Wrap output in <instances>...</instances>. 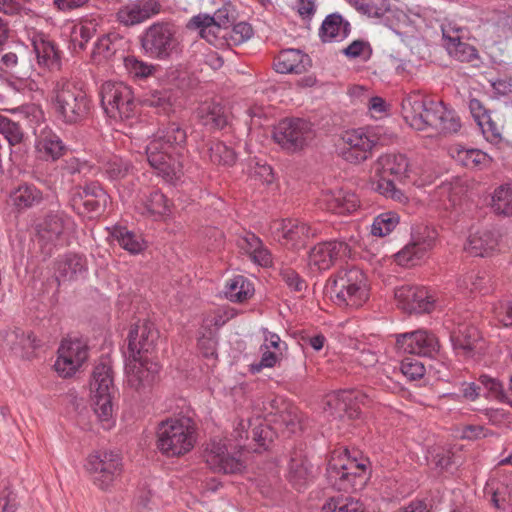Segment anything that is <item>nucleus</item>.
Segmentation results:
<instances>
[{"label":"nucleus","instance_id":"f257e3e1","mask_svg":"<svg viewBox=\"0 0 512 512\" xmlns=\"http://www.w3.org/2000/svg\"><path fill=\"white\" fill-rule=\"evenodd\" d=\"M187 134L177 122L159 129L145 146L150 166L165 182L176 183L183 175L182 150Z\"/></svg>","mask_w":512,"mask_h":512},{"label":"nucleus","instance_id":"f03ea898","mask_svg":"<svg viewBox=\"0 0 512 512\" xmlns=\"http://www.w3.org/2000/svg\"><path fill=\"white\" fill-rule=\"evenodd\" d=\"M326 294L337 306L358 309L369 300V285L365 274L358 268L340 269L330 277Z\"/></svg>","mask_w":512,"mask_h":512},{"label":"nucleus","instance_id":"7ed1b4c3","mask_svg":"<svg viewBox=\"0 0 512 512\" xmlns=\"http://www.w3.org/2000/svg\"><path fill=\"white\" fill-rule=\"evenodd\" d=\"M156 438L157 449L162 455L180 457L194 448L197 427L190 417H170L158 424Z\"/></svg>","mask_w":512,"mask_h":512},{"label":"nucleus","instance_id":"20e7f679","mask_svg":"<svg viewBox=\"0 0 512 512\" xmlns=\"http://www.w3.org/2000/svg\"><path fill=\"white\" fill-rule=\"evenodd\" d=\"M49 97L56 118L65 124H76L88 113V95L67 79L56 81Z\"/></svg>","mask_w":512,"mask_h":512},{"label":"nucleus","instance_id":"39448f33","mask_svg":"<svg viewBox=\"0 0 512 512\" xmlns=\"http://www.w3.org/2000/svg\"><path fill=\"white\" fill-rule=\"evenodd\" d=\"M252 425L251 420L240 419L234 426L230 440L213 439L207 445L205 461L211 470L222 473H238L243 469L242 462L231 455L230 450L242 448V441L247 439V429Z\"/></svg>","mask_w":512,"mask_h":512},{"label":"nucleus","instance_id":"423d86ee","mask_svg":"<svg viewBox=\"0 0 512 512\" xmlns=\"http://www.w3.org/2000/svg\"><path fill=\"white\" fill-rule=\"evenodd\" d=\"M115 386L112 368L106 362L97 364L90 380V396L93 410L98 421L105 430H110L116 423L113 397Z\"/></svg>","mask_w":512,"mask_h":512},{"label":"nucleus","instance_id":"0eeeda50","mask_svg":"<svg viewBox=\"0 0 512 512\" xmlns=\"http://www.w3.org/2000/svg\"><path fill=\"white\" fill-rule=\"evenodd\" d=\"M366 476V461L350 458L347 452L334 453L328 463L327 479L339 491L361 489Z\"/></svg>","mask_w":512,"mask_h":512},{"label":"nucleus","instance_id":"6e6552de","mask_svg":"<svg viewBox=\"0 0 512 512\" xmlns=\"http://www.w3.org/2000/svg\"><path fill=\"white\" fill-rule=\"evenodd\" d=\"M173 24L157 21L148 26L140 37L144 53L154 59L167 60L178 53L179 41Z\"/></svg>","mask_w":512,"mask_h":512},{"label":"nucleus","instance_id":"1a4fd4ad","mask_svg":"<svg viewBox=\"0 0 512 512\" xmlns=\"http://www.w3.org/2000/svg\"><path fill=\"white\" fill-rule=\"evenodd\" d=\"M101 105L107 116L115 121L135 115L136 104L131 88L121 81H106L100 88Z\"/></svg>","mask_w":512,"mask_h":512},{"label":"nucleus","instance_id":"9d476101","mask_svg":"<svg viewBox=\"0 0 512 512\" xmlns=\"http://www.w3.org/2000/svg\"><path fill=\"white\" fill-rule=\"evenodd\" d=\"M378 141L379 138L373 130L353 129L343 133L337 144V151L347 162L357 164L369 157Z\"/></svg>","mask_w":512,"mask_h":512},{"label":"nucleus","instance_id":"9b49d317","mask_svg":"<svg viewBox=\"0 0 512 512\" xmlns=\"http://www.w3.org/2000/svg\"><path fill=\"white\" fill-rule=\"evenodd\" d=\"M86 469L92 475L94 484L107 490L122 473V459L118 453L99 451L89 455Z\"/></svg>","mask_w":512,"mask_h":512},{"label":"nucleus","instance_id":"f8f14e48","mask_svg":"<svg viewBox=\"0 0 512 512\" xmlns=\"http://www.w3.org/2000/svg\"><path fill=\"white\" fill-rule=\"evenodd\" d=\"M273 138L283 149L295 152L313 138L312 127L303 119H284L274 128Z\"/></svg>","mask_w":512,"mask_h":512},{"label":"nucleus","instance_id":"ddd939ff","mask_svg":"<svg viewBox=\"0 0 512 512\" xmlns=\"http://www.w3.org/2000/svg\"><path fill=\"white\" fill-rule=\"evenodd\" d=\"M88 359V347L79 339L63 340L58 348L57 359L54 363L59 376H73Z\"/></svg>","mask_w":512,"mask_h":512},{"label":"nucleus","instance_id":"4468645a","mask_svg":"<svg viewBox=\"0 0 512 512\" xmlns=\"http://www.w3.org/2000/svg\"><path fill=\"white\" fill-rule=\"evenodd\" d=\"M437 100L426 99L419 91L406 94L401 101V113L405 122L416 131H427L430 125L428 113Z\"/></svg>","mask_w":512,"mask_h":512},{"label":"nucleus","instance_id":"2eb2a0df","mask_svg":"<svg viewBox=\"0 0 512 512\" xmlns=\"http://www.w3.org/2000/svg\"><path fill=\"white\" fill-rule=\"evenodd\" d=\"M366 396L356 390H342L332 392L325 398L324 411L333 419L357 418L359 415V403H364Z\"/></svg>","mask_w":512,"mask_h":512},{"label":"nucleus","instance_id":"dca6fc26","mask_svg":"<svg viewBox=\"0 0 512 512\" xmlns=\"http://www.w3.org/2000/svg\"><path fill=\"white\" fill-rule=\"evenodd\" d=\"M443 45L448 54L460 62H474L479 59L476 48L462 41L466 29L452 21L441 25Z\"/></svg>","mask_w":512,"mask_h":512},{"label":"nucleus","instance_id":"f3484780","mask_svg":"<svg viewBox=\"0 0 512 512\" xmlns=\"http://www.w3.org/2000/svg\"><path fill=\"white\" fill-rule=\"evenodd\" d=\"M350 255L349 245L342 240L321 242L315 245L308 256V265L312 271L330 269L337 261Z\"/></svg>","mask_w":512,"mask_h":512},{"label":"nucleus","instance_id":"a211bd4d","mask_svg":"<svg viewBox=\"0 0 512 512\" xmlns=\"http://www.w3.org/2000/svg\"><path fill=\"white\" fill-rule=\"evenodd\" d=\"M437 232L428 227L412 235V240L396 255V261L402 266L416 265L430 251L436 241Z\"/></svg>","mask_w":512,"mask_h":512},{"label":"nucleus","instance_id":"6ab92c4d","mask_svg":"<svg viewBox=\"0 0 512 512\" xmlns=\"http://www.w3.org/2000/svg\"><path fill=\"white\" fill-rule=\"evenodd\" d=\"M394 296L398 307L408 313L429 312L434 305V299L429 291L420 286H399L395 289Z\"/></svg>","mask_w":512,"mask_h":512},{"label":"nucleus","instance_id":"aec40b11","mask_svg":"<svg viewBox=\"0 0 512 512\" xmlns=\"http://www.w3.org/2000/svg\"><path fill=\"white\" fill-rule=\"evenodd\" d=\"M161 8L158 0H129L118 9L116 19L120 24L132 27L158 15Z\"/></svg>","mask_w":512,"mask_h":512},{"label":"nucleus","instance_id":"412c9836","mask_svg":"<svg viewBox=\"0 0 512 512\" xmlns=\"http://www.w3.org/2000/svg\"><path fill=\"white\" fill-rule=\"evenodd\" d=\"M159 371V364L151 361L147 356H126V381L130 387L136 390L149 385L155 379Z\"/></svg>","mask_w":512,"mask_h":512},{"label":"nucleus","instance_id":"4be33fe9","mask_svg":"<svg viewBox=\"0 0 512 512\" xmlns=\"http://www.w3.org/2000/svg\"><path fill=\"white\" fill-rule=\"evenodd\" d=\"M396 345L403 353L419 356H432L439 348L436 336L423 329L396 335Z\"/></svg>","mask_w":512,"mask_h":512},{"label":"nucleus","instance_id":"5701e85b","mask_svg":"<svg viewBox=\"0 0 512 512\" xmlns=\"http://www.w3.org/2000/svg\"><path fill=\"white\" fill-rule=\"evenodd\" d=\"M108 201L109 195L97 183L77 188L71 198L72 206L78 213H99Z\"/></svg>","mask_w":512,"mask_h":512},{"label":"nucleus","instance_id":"b1692460","mask_svg":"<svg viewBox=\"0 0 512 512\" xmlns=\"http://www.w3.org/2000/svg\"><path fill=\"white\" fill-rule=\"evenodd\" d=\"M371 182L391 181L388 176L402 180L408 177L409 161L402 154H386L380 156L372 166Z\"/></svg>","mask_w":512,"mask_h":512},{"label":"nucleus","instance_id":"393cba45","mask_svg":"<svg viewBox=\"0 0 512 512\" xmlns=\"http://www.w3.org/2000/svg\"><path fill=\"white\" fill-rule=\"evenodd\" d=\"M158 336V331L150 323L135 325L128 334V355L146 356L154 349Z\"/></svg>","mask_w":512,"mask_h":512},{"label":"nucleus","instance_id":"a878e982","mask_svg":"<svg viewBox=\"0 0 512 512\" xmlns=\"http://www.w3.org/2000/svg\"><path fill=\"white\" fill-rule=\"evenodd\" d=\"M428 111V116H430L429 130L444 135L459 131L461 127L460 118L443 101L437 100L436 104H432Z\"/></svg>","mask_w":512,"mask_h":512},{"label":"nucleus","instance_id":"bb28decb","mask_svg":"<svg viewBox=\"0 0 512 512\" xmlns=\"http://www.w3.org/2000/svg\"><path fill=\"white\" fill-rule=\"evenodd\" d=\"M35 152L43 161H57L66 153L67 147L51 128L45 127L40 130L35 139Z\"/></svg>","mask_w":512,"mask_h":512},{"label":"nucleus","instance_id":"cd10ccee","mask_svg":"<svg viewBox=\"0 0 512 512\" xmlns=\"http://www.w3.org/2000/svg\"><path fill=\"white\" fill-rule=\"evenodd\" d=\"M251 422V426H253V439L259 446V449H256V451H260V449L266 450L276 436L275 430L280 429L282 425L285 424V430L288 433L295 432L298 425L296 417L292 418L290 415H281V422H278L274 428L268 425L265 420L260 417L253 419Z\"/></svg>","mask_w":512,"mask_h":512},{"label":"nucleus","instance_id":"c85d7f7f","mask_svg":"<svg viewBox=\"0 0 512 512\" xmlns=\"http://www.w3.org/2000/svg\"><path fill=\"white\" fill-rule=\"evenodd\" d=\"M320 200L328 211L337 215L352 214L360 207L357 195L344 189L325 191Z\"/></svg>","mask_w":512,"mask_h":512},{"label":"nucleus","instance_id":"c756f323","mask_svg":"<svg viewBox=\"0 0 512 512\" xmlns=\"http://www.w3.org/2000/svg\"><path fill=\"white\" fill-rule=\"evenodd\" d=\"M499 235L491 230L478 229L469 234L465 250L472 256L488 257L500 250Z\"/></svg>","mask_w":512,"mask_h":512},{"label":"nucleus","instance_id":"7c9ffc66","mask_svg":"<svg viewBox=\"0 0 512 512\" xmlns=\"http://www.w3.org/2000/svg\"><path fill=\"white\" fill-rule=\"evenodd\" d=\"M273 233L279 238H283L287 244L297 246L303 244L309 237L315 235L307 223L299 220H281L273 224Z\"/></svg>","mask_w":512,"mask_h":512},{"label":"nucleus","instance_id":"2f4dec72","mask_svg":"<svg viewBox=\"0 0 512 512\" xmlns=\"http://www.w3.org/2000/svg\"><path fill=\"white\" fill-rule=\"evenodd\" d=\"M136 210L153 220L166 219L171 215V203L159 190H153L137 202Z\"/></svg>","mask_w":512,"mask_h":512},{"label":"nucleus","instance_id":"473e14b6","mask_svg":"<svg viewBox=\"0 0 512 512\" xmlns=\"http://www.w3.org/2000/svg\"><path fill=\"white\" fill-rule=\"evenodd\" d=\"M56 279L59 283L76 281L87 273L86 259L78 254H67L56 263Z\"/></svg>","mask_w":512,"mask_h":512},{"label":"nucleus","instance_id":"72a5a7b5","mask_svg":"<svg viewBox=\"0 0 512 512\" xmlns=\"http://www.w3.org/2000/svg\"><path fill=\"white\" fill-rule=\"evenodd\" d=\"M451 342L455 352L464 357H470L477 349L480 339L479 331L469 324H459L451 333Z\"/></svg>","mask_w":512,"mask_h":512},{"label":"nucleus","instance_id":"f704fd0d","mask_svg":"<svg viewBox=\"0 0 512 512\" xmlns=\"http://www.w3.org/2000/svg\"><path fill=\"white\" fill-rule=\"evenodd\" d=\"M69 220L60 214H52L45 217L36 225L37 237L44 244H55L65 232Z\"/></svg>","mask_w":512,"mask_h":512},{"label":"nucleus","instance_id":"c9c22d12","mask_svg":"<svg viewBox=\"0 0 512 512\" xmlns=\"http://www.w3.org/2000/svg\"><path fill=\"white\" fill-rule=\"evenodd\" d=\"M449 155L459 164L470 169H484L492 162V157L479 149H467L459 144L450 146Z\"/></svg>","mask_w":512,"mask_h":512},{"label":"nucleus","instance_id":"e433bc0d","mask_svg":"<svg viewBox=\"0 0 512 512\" xmlns=\"http://www.w3.org/2000/svg\"><path fill=\"white\" fill-rule=\"evenodd\" d=\"M237 246L247 254L250 259L261 266L271 263V255L263 246L262 241L253 233H245L237 239Z\"/></svg>","mask_w":512,"mask_h":512},{"label":"nucleus","instance_id":"4c0bfd02","mask_svg":"<svg viewBox=\"0 0 512 512\" xmlns=\"http://www.w3.org/2000/svg\"><path fill=\"white\" fill-rule=\"evenodd\" d=\"M309 59L297 49H285L279 53L274 61V68L278 73H301L306 69Z\"/></svg>","mask_w":512,"mask_h":512},{"label":"nucleus","instance_id":"58836bf2","mask_svg":"<svg viewBox=\"0 0 512 512\" xmlns=\"http://www.w3.org/2000/svg\"><path fill=\"white\" fill-rule=\"evenodd\" d=\"M350 32V24L339 14L328 15L320 28V38L323 42H339Z\"/></svg>","mask_w":512,"mask_h":512},{"label":"nucleus","instance_id":"ea45409f","mask_svg":"<svg viewBox=\"0 0 512 512\" xmlns=\"http://www.w3.org/2000/svg\"><path fill=\"white\" fill-rule=\"evenodd\" d=\"M314 477V469L309 461L301 455L291 458L288 465L287 478L298 490L305 487Z\"/></svg>","mask_w":512,"mask_h":512},{"label":"nucleus","instance_id":"a19ab883","mask_svg":"<svg viewBox=\"0 0 512 512\" xmlns=\"http://www.w3.org/2000/svg\"><path fill=\"white\" fill-rule=\"evenodd\" d=\"M10 201L19 211L30 209L43 201V193L35 185L24 183L10 193Z\"/></svg>","mask_w":512,"mask_h":512},{"label":"nucleus","instance_id":"79ce46f5","mask_svg":"<svg viewBox=\"0 0 512 512\" xmlns=\"http://www.w3.org/2000/svg\"><path fill=\"white\" fill-rule=\"evenodd\" d=\"M3 347L16 356L26 357L35 347V339L20 329L7 331L3 336Z\"/></svg>","mask_w":512,"mask_h":512},{"label":"nucleus","instance_id":"37998d69","mask_svg":"<svg viewBox=\"0 0 512 512\" xmlns=\"http://www.w3.org/2000/svg\"><path fill=\"white\" fill-rule=\"evenodd\" d=\"M110 235L120 247L131 254H138L146 248V242L142 235L134 233L124 226L112 227Z\"/></svg>","mask_w":512,"mask_h":512},{"label":"nucleus","instance_id":"c03bdc74","mask_svg":"<svg viewBox=\"0 0 512 512\" xmlns=\"http://www.w3.org/2000/svg\"><path fill=\"white\" fill-rule=\"evenodd\" d=\"M254 291L249 279L236 275L226 281L224 294L232 302H245L254 295Z\"/></svg>","mask_w":512,"mask_h":512},{"label":"nucleus","instance_id":"a18cd8bd","mask_svg":"<svg viewBox=\"0 0 512 512\" xmlns=\"http://www.w3.org/2000/svg\"><path fill=\"white\" fill-rule=\"evenodd\" d=\"M197 116L202 124L211 129H220L227 124L224 108L215 102H204L197 109Z\"/></svg>","mask_w":512,"mask_h":512},{"label":"nucleus","instance_id":"49530a36","mask_svg":"<svg viewBox=\"0 0 512 512\" xmlns=\"http://www.w3.org/2000/svg\"><path fill=\"white\" fill-rule=\"evenodd\" d=\"M99 169L111 181L125 178L131 172L129 161L117 155H107L100 159Z\"/></svg>","mask_w":512,"mask_h":512},{"label":"nucleus","instance_id":"de8ad7c7","mask_svg":"<svg viewBox=\"0 0 512 512\" xmlns=\"http://www.w3.org/2000/svg\"><path fill=\"white\" fill-rule=\"evenodd\" d=\"M33 47L39 65L48 69H58L60 67L59 53L49 40L42 37L35 38Z\"/></svg>","mask_w":512,"mask_h":512},{"label":"nucleus","instance_id":"09e8293b","mask_svg":"<svg viewBox=\"0 0 512 512\" xmlns=\"http://www.w3.org/2000/svg\"><path fill=\"white\" fill-rule=\"evenodd\" d=\"M458 202V192L451 183H442L431 194L430 204L437 210L449 211Z\"/></svg>","mask_w":512,"mask_h":512},{"label":"nucleus","instance_id":"8fccbe9b","mask_svg":"<svg viewBox=\"0 0 512 512\" xmlns=\"http://www.w3.org/2000/svg\"><path fill=\"white\" fill-rule=\"evenodd\" d=\"M99 21L96 18H86L75 24L71 31V41L74 46L84 49L86 43L97 33Z\"/></svg>","mask_w":512,"mask_h":512},{"label":"nucleus","instance_id":"3c124183","mask_svg":"<svg viewBox=\"0 0 512 512\" xmlns=\"http://www.w3.org/2000/svg\"><path fill=\"white\" fill-rule=\"evenodd\" d=\"M144 106L154 108L157 113L169 114L173 111V97L169 90H155L144 95Z\"/></svg>","mask_w":512,"mask_h":512},{"label":"nucleus","instance_id":"603ef678","mask_svg":"<svg viewBox=\"0 0 512 512\" xmlns=\"http://www.w3.org/2000/svg\"><path fill=\"white\" fill-rule=\"evenodd\" d=\"M478 381L480 383V388L483 391V396L486 399L496 400L499 402H505L507 400L504 385L497 377L482 374Z\"/></svg>","mask_w":512,"mask_h":512},{"label":"nucleus","instance_id":"864d4df0","mask_svg":"<svg viewBox=\"0 0 512 512\" xmlns=\"http://www.w3.org/2000/svg\"><path fill=\"white\" fill-rule=\"evenodd\" d=\"M400 217L393 211H387L376 216L371 224L370 232L373 236L384 237L390 234L399 224Z\"/></svg>","mask_w":512,"mask_h":512},{"label":"nucleus","instance_id":"5fc2aeb1","mask_svg":"<svg viewBox=\"0 0 512 512\" xmlns=\"http://www.w3.org/2000/svg\"><path fill=\"white\" fill-rule=\"evenodd\" d=\"M491 207L500 215L512 216V189L500 186L492 195Z\"/></svg>","mask_w":512,"mask_h":512},{"label":"nucleus","instance_id":"6e6d98bb","mask_svg":"<svg viewBox=\"0 0 512 512\" xmlns=\"http://www.w3.org/2000/svg\"><path fill=\"white\" fill-rule=\"evenodd\" d=\"M115 52L116 44L110 36L104 35L95 43L91 58L95 64L100 65L112 59Z\"/></svg>","mask_w":512,"mask_h":512},{"label":"nucleus","instance_id":"4d7b16f0","mask_svg":"<svg viewBox=\"0 0 512 512\" xmlns=\"http://www.w3.org/2000/svg\"><path fill=\"white\" fill-rule=\"evenodd\" d=\"M323 512H368L364 505L352 498H331L322 508Z\"/></svg>","mask_w":512,"mask_h":512},{"label":"nucleus","instance_id":"13d9d810","mask_svg":"<svg viewBox=\"0 0 512 512\" xmlns=\"http://www.w3.org/2000/svg\"><path fill=\"white\" fill-rule=\"evenodd\" d=\"M211 162L218 165L231 166L236 161L235 152L223 142H215L209 149Z\"/></svg>","mask_w":512,"mask_h":512},{"label":"nucleus","instance_id":"bf43d9fd","mask_svg":"<svg viewBox=\"0 0 512 512\" xmlns=\"http://www.w3.org/2000/svg\"><path fill=\"white\" fill-rule=\"evenodd\" d=\"M124 66L128 74L136 79H145L151 76L155 71V66L137 59L134 56H128L124 59Z\"/></svg>","mask_w":512,"mask_h":512},{"label":"nucleus","instance_id":"052dcab7","mask_svg":"<svg viewBox=\"0 0 512 512\" xmlns=\"http://www.w3.org/2000/svg\"><path fill=\"white\" fill-rule=\"evenodd\" d=\"M371 185L373 190L400 204H406L409 200L406 193L401 189H398L393 181L371 182Z\"/></svg>","mask_w":512,"mask_h":512},{"label":"nucleus","instance_id":"680f3d73","mask_svg":"<svg viewBox=\"0 0 512 512\" xmlns=\"http://www.w3.org/2000/svg\"><path fill=\"white\" fill-rule=\"evenodd\" d=\"M188 28L199 29L202 38H205L208 42L212 43L211 34L214 33V18L209 14H198L193 16L189 23Z\"/></svg>","mask_w":512,"mask_h":512},{"label":"nucleus","instance_id":"e2e57ef3","mask_svg":"<svg viewBox=\"0 0 512 512\" xmlns=\"http://www.w3.org/2000/svg\"><path fill=\"white\" fill-rule=\"evenodd\" d=\"M0 133L6 138L10 145H17L23 139V132L20 126L16 122L1 114Z\"/></svg>","mask_w":512,"mask_h":512},{"label":"nucleus","instance_id":"0e129e2a","mask_svg":"<svg viewBox=\"0 0 512 512\" xmlns=\"http://www.w3.org/2000/svg\"><path fill=\"white\" fill-rule=\"evenodd\" d=\"M343 53L350 59L367 61L372 55V48L370 44L364 40H355L343 50Z\"/></svg>","mask_w":512,"mask_h":512},{"label":"nucleus","instance_id":"69168bd1","mask_svg":"<svg viewBox=\"0 0 512 512\" xmlns=\"http://www.w3.org/2000/svg\"><path fill=\"white\" fill-rule=\"evenodd\" d=\"M359 12L371 18H382L390 12L387 0H365Z\"/></svg>","mask_w":512,"mask_h":512},{"label":"nucleus","instance_id":"338daca9","mask_svg":"<svg viewBox=\"0 0 512 512\" xmlns=\"http://www.w3.org/2000/svg\"><path fill=\"white\" fill-rule=\"evenodd\" d=\"M481 129L484 138L491 144L497 145L502 140L500 127L492 120L491 116L484 117L480 123L477 124Z\"/></svg>","mask_w":512,"mask_h":512},{"label":"nucleus","instance_id":"774afa93","mask_svg":"<svg viewBox=\"0 0 512 512\" xmlns=\"http://www.w3.org/2000/svg\"><path fill=\"white\" fill-rule=\"evenodd\" d=\"M492 312L495 319L505 327L512 326V301L500 300L493 304Z\"/></svg>","mask_w":512,"mask_h":512}]
</instances>
